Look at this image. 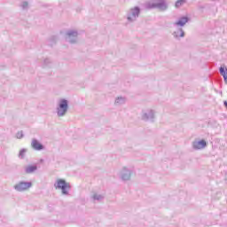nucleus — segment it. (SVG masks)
Segmentation results:
<instances>
[{
	"label": "nucleus",
	"mask_w": 227,
	"mask_h": 227,
	"mask_svg": "<svg viewBox=\"0 0 227 227\" xmlns=\"http://www.w3.org/2000/svg\"><path fill=\"white\" fill-rule=\"evenodd\" d=\"M16 137H17V139H22V137H24V132L23 131H19L16 134Z\"/></svg>",
	"instance_id": "obj_21"
},
{
	"label": "nucleus",
	"mask_w": 227,
	"mask_h": 227,
	"mask_svg": "<svg viewBox=\"0 0 227 227\" xmlns=\"http://www.w3.org/2000/svg\"><path fill=\"white\" fill-rule=\"evenodd\" d=\"M90 198L93 203H100V201H104L106 196L98 192H92Z\"/></svg>",
	"instance_id": "obj_9"
},
{
	"label": "nucleus",
	"mask_w": 227,
	"mask_h": 227,
	"mask_svg": "<svg viewBox=\"0 0 227 227\" xmlns=\"http://www.w3.org/2000/svg\"><path fill=\"white\" fill-rule=\"evenodd\" d=\"M207 146V141L200 140V141H195L192 143V148L193 150H203Z\"/></svg>",
	"instance_id": "obj_10"
},
{
	"label": "nucleus",
	"mask_w": 227,
	"mask_h": 227,
	"mask_svg": "<svg viewBox=\"0 0 227 227\" xmlns=\"http://www.w3.org/2000/svg\"><path fill=\"white\" fill-rule=\"evenodd\" d=\"M187 22H189V17L184 16L179 18L178 20L174 23V26H179L180 27H184V26H185Z\"/></svg>",
	"instance_id": "obj_12"
},
{
	"label": "nucleus",
	"mask_w": 227,
	"mask_h": 227,
	"mask_svg": "<svg viewBox=\"0 0 227 227\" xmlns=\"http://www.w3.org/2000/svg\"><path fill=\"white\" fill-rule=\"evenodd\" d=\"M33 187V183L26 182V181H20L16 184H14L13 189L17 191V192H26L28 189Z\"/></svg>",
	"instance_id": "obj_5"
},
{
	"label": "nucleus",
	"mask_w": 227,
	"mask_h": 227,
	"mask_svg": "<svg viewBox=\"0 0 227 227\" xmlns=\"http://www.w3.org/2000/svg\"><path fill=\"white\" fill-rule=\"evenodd\" d=\"M133 173H134V168L132 167H122L120 173V176L121 180H123L124 182H129Z\"/></svg>",
	"instance_id": "obj_6"
},
{
	"label": "nucleus",
	"mask_w": 227,
	"mask_h": 227,
	"mask_svg": "<svg viewBox=\"0 0 227 227\" xmlns=\"http://www.w3.org/2000/svg\"><path fill=\"white\" fill-rule=\"evenodd\" d=\"M27 152V149H21L19 153V159H24L26 157V153Z\"/></svg>",
	"instance_id": "obj_18"
},
{
	"label": "nucleus",
	"mask_w": 227,
	"mask_h": 227,
	"mask_svg": "<svg viewBox=\"0 0 227 227\" xmlns=\"http://www.w3.org/2000/svg\"><path fill=\"white\" fill-rule=\"evenodd\" d=\"M141 15V7L139 6H134L129 8L126 12L125 19L128 22V24H134Z\"/></svg>",
	"instance_id": "obj_2"
},
{
	"label": "nucleus",
	"mask_w": 227,
	"mask_h": 227,
	"mask_svg": "<svg viewBox=\"0 0 227 227\" xmlns=\"http://www.w3.org/2000/svg\"><path fill=\"white\" fill-rule=\"evenodd\" d=\"M185 3V0H177L175 4L176 8H180Z\"/></svg>",
	"instance_id": "obj_19"
},
{
	"label": "nucleus",
	"mask_w": 227,
	"mask_h": 227,
	"mask_svg": "<svg viewBox=\"0 0 227 227\" xmlns=\"http://www.w3.org/2000/svg\"><path fill=\"white\" fill-rule=\"evenodd\" d=\"M31 146H32L33 150H36L37 152H40V151L43 150V148H44L43 145H42V143H40L35 138L32 139Z\"/></svg>",
	"instance_id": "obj_11"
},
{
	"label": "nucleus",
	"mask_w": 227,
	"mask_h": 227,
	"mask_svg": "<svg viewBox=\"0 0 227 227\" xmlns=\"http://www.w3.org/2000/svg\"><path fill=\"white\" fill-rule=\"evenodd\" d=\"M223 106L227 108V101L223 102Z\"/></svg>",
	"instance_id": "obj_22"
},
{
	"label": "nucleus",
	"mask_w": 227,
	"mask_h": 227,
	"mask_svg": "<svg viewBox=\"0 0 227 227\" xmlns=\"http://www.w3.org/2000/svg\"><path fill=\"white\" fill-rule=\"evenodd\" d=\"M127 102V98L125 97H117L114 101V105L117 106H123Z\"/></svg>",
	"instance_id": "obj_13"
},
{
	"label": "nucleus",
	"mask_w": 227,
	"mask_h": 227,
	"mask_svg": "<svg viewBox=\"0 0 227 227\" xmlns=\"http://www.w3.org/2000/svg\"><path fill=\"white\" fill-rule=\"evenodd\" d=\"M36 169H38L36 165H28L25 168V173H27V175H31L32 173H35Z\"/></svg>",
	"instance_id": "obj_14"
},
{
	"label": "nucleus",
	"mask_w": 227,
	"mask_h": 227,
	"mask_svg": "<svg viewBox=\"0 0 227 227\" xmlns=\"http://www.w3.org/2000/svg\"><path fill=\"white\" fill-rule=\"evenodd\" d=\"M43 68H47V67H51V59H44L42 63Z\"/></svg>",
	"instance_id": "obj_17"
},
{
	"label": "nucleus",
	"mask_w": 227,
	"mask_h": 227,
	"mask_svg": "<svg viewBox=\"0 0 227 227\" xmlns=\"http://www.w3.org/2000/svg\"><path fill=\"white\" fill-rule=\"evenodd\" d=\"M79 35V32L77 30H67L66 32V42L68 43H77V36Z\"/></svg>",
	"instance_id": "obj_7"
},
{
	"label": "nucleus",
	"mask_w": 227,
	"mask_h": 227,
	"mask_svg": "<svg viewBox=\"0 0 227 227\" xmlns=\"http://www.w3.org/2000/svg\"><path fill=\"white\" fill-rule=\"evenodd\" d=\"M142 120H144V121H153V120H155V110H144L142 112Z\"/></svg>",
	"instance_id": "obj_8"
},
{
	"label": "nucleus",
	"mask_w": 227,
	"mask_h": 227,
	"mask_svg": "<svg viewBox=\"0 0 227 227\" xmlns=\"http://www.w3.org/2000/svg\"><path fill=\"white\" fill-rule=\"evenodd\" d=\"M148 10H160V12H168L169 4L167 0H151L145 4Z\"/></svg>",
	"instance_id": "obj_1"
},
{
	"label": "nucleus",
	"mask_w": 227,
	"mask_h": 227,
	"mask_svg": "<svg viewBox=\"0 0 227 227\" xmlns=\"http://www.w3.org/2000/svg\"><path fill=\"white\" fill-rule=\"evenodd\" d=\"M220 74H221V75H223L225 84H227V68L224 69V67H221Z\"/></svg>",
	"instance_id": "obj_16"
},
{
	"label": "nucleus",
	"mask_w": 227,
	"mask_h": 227,
	"mask_svg": "<svg viewBox=\"0 0 227 227\" xmlns=\"http://www.w3.org/2000/svg\"><path fill=\"white\" fill-rule=\"evenodd\" d=\"M68 113V100L60 99L57 106V115L59 118H63Z\"/></svg>",
	"instance_id": "obj_3"
},
{
	"label": "nucleus",
	"mask_w": 227,
	"mask_h": 227,
	"mask_svg": "<svg viewBox=\"0 0 227 227\" xmlns=\"http://www.w3.org/2000/svg\"><path fill=\"white\" fill-rule=\"evenodd\" d=\"M20 7L22 8V10H27L29 8V3L26 1L22 2Z\"/></svg>",
	"instance_id": "obj_20"
},
{
	"label": "nucleus",
	"mask_w": 227,
	"mask_h": 227,
	"mask_svg": "<svg viewBox=\"0 0 227 227\" xmlns=\"http://www.w3.org/2000/svg\"><path fill=\"white\" fill-rule=\"evenodd\" d=\"M173 36L174 38H184L185 36V32H184V29L178 28L173 33Z\"/></svg>",
	"instance_id": "obj_15"
},
{
	"label": "nucleus",
	"mask_w": 227,
	"mask_h": 227,
	"mask_svg": "<svg viewBox=\"0 0 227 227\" xmlns=\"http://www.w3.org/2000/svg\"><path fill=\"white\" fill-rule=\"evenodd\" d=\"M55 189H60L64 196H68V191H70V184L67 183L65 179H57L54 184Z\"/></svg>",
	"instance_id": "obj_4"
}]
</instances>
